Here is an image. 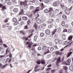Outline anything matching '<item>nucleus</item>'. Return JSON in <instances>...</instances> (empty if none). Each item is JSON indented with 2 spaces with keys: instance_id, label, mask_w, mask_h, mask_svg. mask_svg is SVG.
<instances>
[{
  "instance_id": "nucleus-8",
  "label": "nucleus",
  "mask_w": 73,
  "mask_h": 73,
  "mask_svg": "<svg viewBox=\"0 0 73 73\" xmlns=\"http://www.w3.org/2000/svg\"><path fill=\"white\" fill-rule=\"evenodd\" d=\"M45 33L46 35H49L50 33V31L49 30L47 29L46 30Z\"/></svg>"
},
{
  "instance_id": "nucleus-20",
  "label": "nucleus",
  "mask_w": 73,
  "mask_h": 73,
  "mask_svg": "<svg viewBox=\"0 0 73 73\" xmlns=\"http://www.w3.org/2000/svg\"><path fill=\"white\" fill-rule=\"evenodd\" d=\"M55 54H57V55H58V54L59 55H61V52H60V51H56L55 52Z\"/></svg>"
},
{
  "instance_id": "nucleus-23",
  "label": "nucleus",
  "mask_w": 73,
  "mask_h": 73,
  "mask_svg": "<svg viewBox=\"0 0 73 73\" xmlns=\"http://www.w3.org/2000/svg\"><path fill=\"white\" fill-rule=\"evenodd\" d=\"M71 66H70V70L72 71L73 70V62H72L71 64Z\"/></svg>"
},
{
  "instance_id": "nucleus-26",
  "label": "nucleus",
  "mask_w": 73,
  "mask_h": 73,
  "mask_svg": "<svg viewBox=\"0 0 73 73\" xmlns=\"http://www.w3.org/2000/svg\"><path fill=\"white\" fill-rule=\"evenodd\" d=\"M20 33L23 35H25V33L24 31H20Z\"/></svg>"
},
{
  "instance_id": "nucleus-19",
  "label": "nucleus",
  "mask_w": 73,
  "mask_h": 73,
  "mask_svg": "<svg viewBox=\"0 0 73 73\" xmlns=\"http://www.w3.org/2000/svg\"><path fill=\"white\" fill-rule=\"evenodd\" d=\"M62 18L63 19L66 20V19H67V17H66V15H62Z\"/></svg>"
},
{
  "instance_id": "nucleus-28",
  "label": "nucleus",
  "mask_w": 73,
  "mask_h": 73,
  "mask_svg": "<svg viewBox=\"0 0 73 73\" xmlns=\"http://www.w3.org/2000/svg\"><path fill=\"white\" fill-rule=\"evenodd\" d=\"M56 31H57V29H54L53 31L52 32V35H54L56 33Z\"/></svg>"
},
{
  "instance_id": "nucleus-24",
  "label": "nucleus",
  "mask_w": 73,
  "mask_h": 73,
  "mask_svg": "<svg viewBox=\"0 0 73 73\" xmlns=\"http://www.w3.org/2000/svg\"><path fill=\"white\" fill-rule=\"evenodd\" d=\"M73 35H71L70 36L68 37V40H72L73 38Z\"/></svg>"
},
{
  "instance_id": "nucleus-30",
  "label": "nucleus",
  "mask_w": 73,
  "mask_h": 73,
  "mask_svg": "<svg viewBox=\"0 0 73 73\" xmlns=\"http://www.w3.org/2000/svg\"><path fill=\"white\" fill-rule=\"evenodd\" d=\"M36 64H38V65H40V64H41V61L40 60H37V61L36 62Z\"/></svg>"
},
{
  "instance_id": "nucleus-9",
  "label": "nucleus",
  "mask_w": 73,
  "mask_h": 73,
  "mask_svg": "<svg viewBox=\"0 0 73 73\" xmlns=\"http://www.w3.org/2000/svg\"><path fill=\"white\" fill-rule=\"evenodd\" d=\"M46 26V24L45 23H44L40 25V28H42V29H43V28H45Z\"/></svg>"
},
{
  "instance_id": "nucleus-43",
  "label": "nucleus",
  "mask_w": 73,
  "mask_h": 73,
  "mask_svg": "<svg viewBox=\"0 0 73 73\" xmlns=\"http://www.w3.org/2000/svg\"><path fill=\"white\" fill-rule=\"evenodd\" d=\"M60 5L61 8H63V7H64V3H60Z\"/></svg>"
},
{
  "instance_id": "nucleus-3",
  "label": "nucleus",
  "mask_w": 73,
  "mask_h": 73,
  "mask_svg": "<svg viewBox=\"0 0 73 73\" xmlns=\"http://www.w3.org/2000/svg\"><path fill=\"white\" fill-rule=\"evenodd\" d=\"M28 1L27 0H25L24 1H21L20 3V5L21 7H23L25 4H27Z\"/></svg>"
},
{
  "instance_id": "nucleus-64",
  "label": "nucleus",
  "mask_w": 73,
  "mask_h": 73,
  "mask_svg": "<svg viewBox=\"0 0 73 73\" xmlns=\"http://www.w3.org/2000/svg\"><path fill=\"white\" fill-rule=\"evenodd\" d=\"M36 52H33L32 53V55L33 56H36Z\"/></svg>"
},
{
  "instance_id": "nucleus-45",
  "label": "nucleus",
  "mask_w": 73,
  "mask_h": 73,
  "mask_svg": "<svg viewBox=\"0 0 73 73\" xmlns=\"http://www.w3.org/2000/svg\"><path fill=\"white\" fill-rule=\"evenodd\" d=\"M0 43H1L0 44V45H3V40H2V39H1V38H0Z\"/></svg>"
},
{
  "instance_id": "nucleus-49",
  "label": "nucleus",
  "mask_w": 73,
  "mask_h": 73,
  "mask_svg": "<svg viewBox=\"0 0 73 73\" xmlns=\"http://www.w3.org/2000/svg\"><path fill=\"white\" fill-rule=\"evenodd\" d=\"M49 12H50L52 11H53V8L52 7H50L49 9Z\"/></svg>"
},
{
  "instance_id": "nucleus-41",
  "label": "nucleus",
  "mask_w": 73,
  "mask_h": 73,
  "mask_svg": "<svg viewBox=\"0 0 73 73\" xmlns=\"http://www.w3.org/2000/svg\"><path fill=\"white\" fill-rule=\"evenodd\" d=\"M68 1L71 4L73 3V0H68Z\"/></svg>"
},
{
  "instance_id": "nucleus-46",
  "label": "nucleus",
  "mask_w": 73,
  "mask_h": 73,
  "mask_svg": "<svg viewBox=\"0 0 73 73\" xmlns=\"http://www.w3.org/2000/svg\"><path fill=\"white\" fill-rule=\"evenodd\" d=\"M70 62H71V59L70 58H68L67 60V62L70 63Z\"/></svg>"
},
{
  "instance_id": "nucleus-11",
  "label": "nucleus",
  "mask_w": 73,
  "mask_h": 73,
  "mask_svg": "<svg viewBox=\"0 0 73 73\" xmlns=\"http://www.w3.org/2000/svg\"><path fill=\"white\" fill-rule=\"evenodd\" d=\"M34 69L36 71H38V70H40V69L38 68V65H36Z\"/></svg>"
},
{
  "instance_id": "nucleus-38",
  "label": "nucleus",
  "mask_w": 73,
  "mask_h": 73,
  "mask_svg": "<svg viewBox=\"0 0 73 73\" xmlns=\"http://www.w3.org/2000/svg\"><path fill=\"white\" fill-rule=\"evenodd\" d=\"M7 65H8V64H6L5 65H4L1 68L2 69H4V68H5V67Z\"/></svg>"
},
{
  "instance_id": "nucleus-12",
  "label": "nucleus",
  "mask_w": 73,
  "mask_h": 73,
  "mask_svg": "<svg viewBox=\"0 0 73 73\" xmlns=\"http://www.w3.org/2000/svg\"><path fill=\"white\" fill-rule=\"evenodd\" d=\"M8 62L9 63H11V59H9V58H7L6 59V63Z\"/></svg>"
},
{
  "instance_id": "nucleus-55",
  "label": "nucleus",
  "mask_w": 73,
  "mask_h": 73,
  "mask_svg": "<svg viewBox=\"0 0 73 73\" xmlns=\"http://www.w3.org/2000/svg\"><path fill=\"white\" fill-rule=\"evenodd\" d=\"M7 5H12V3L10 2H7Z\"/></svg>"
},
{
  "instance_id": "nucleus-17",
  "label": "nucleus",
  "mask_w": 73,
  "mask_h": 73,
  "mask_svg": "<svg viewBox=\"0 0 73 73\" xmlns=\"http://www.w3.org/2000/svg\"><path fill=\"white\" fill-rule=\"evenodd\" d=\"M62 38L63 40H66V35L65 34H63L62 35Z\"/></svg>"
},
{
  "instance_id": "nucleus-29",
  "label": "nucleus",
  "mask_w": 73,
  "mask_h": 73,
  "mask_svg": "<svg viewBox=\"0 0 73 73\" xmlns=\"http://www.w3.org/2000/svg\"><path fill=\"white\" fill-rule=\"evenodd\" d=\"M12 21L13 22H16L17 21V19L16 18L14 17L12 19Z\"/></svg>"
},
{
  "instance_id": "nucleus-39",
  "label": "nucleus",
  "mask_w": 73,
  "mask_h": 73,
  "mask_svg": "<svg viewBox=\"0 0 73 73\" xmlns=\"http://www.w3.org/2000/svg\"><path fill=\"white\" fill-rule=\"evenodd\" d=\"M59 11L60 10L59 9H56L54 11L55 13H59Z\"/></svg>"
},
{
  "instance_id": "nucleus-61",
  "label": "nucleus",
  "mask_w": 73,
  "mask_h": 73,
  "mask_svg": "<svg viewBox=\"0 0 73 73\" xmlns=\"http://www.w3.org/2000/svg\"><path fill=\"white\" fill-rule=\"evenodd\" d=\"M20 24L21 25H23V24H24V22L23 21H21L20 22Z\"/></svg>"
},
{
  "instance_id": "nucleus-6",
  "label": "nucleus",
  "mask_w": 73,
  "mask_h": 73,
  "mask_svg": "<svg viewBox=\"0 0 73 73\" xmlns=\"http://www.w3.org/2000/svg\"><path fill=\"white\" fill-rule=\"evenodd\" d=\"M59 4H60V3L58 1L54 2L53 3V5L54 7H57L59 5Z\"/></svg>"
},
{
  "instance_id": "nucleus-54",
  "label": "nucleus",
  "mask_w": 73,
  "mask_h": 73,
  "mask_svg": "<svg viewBox=\"0 0 73 73\" xmlns=\"http://www.w3.org/2000/svg\"><path fill=\"white\" fill-rule=\"evenodd\" d=\"M9 23H7L6 24L5 26L6 27H9Z\"/></svg>"
},
{
  "instance_id": "nucleus-10",
  "label": "nucleus",
  "mask_w": 73,
  "mask_h": 73,
  "mask_svg": "<svg viewBox=\"0 0 73 73\" xmlns=\"http://www.w3.org/2000/svg\"><path fill=\"white\" fill-rule=\"evenodd\" d=\"M40 63L43 65H45L46 63L45 60L43 59H41L40 60Z\"/></svg>"
},
{
  "instance_id": "nucleus-36",
  "label": "nucleus",
  "mask_w": 73,
  "mask_h": 73,
  "mask_svg": "<svg viewBox=\"0 0 73 73\" xmlns=\"http://www.w3.org/2000/svg\"><path fill=\"white\" fill-rule=\"evenodd\" d=\"M31 20L30 19H28L27 22V24L28 25H29V24L31 23Z\"/></svg>"
},
{
  "instance_id": "nucleus-56",
  "label": "nucleus",
  "mask_w": 73,
  "mask_h": 73,
  "mask_svg": "<svg viewBox=\"0 0 73 73\" xmlns=\"http://www.w3.org/2000/svg\"><path fill=\"white\" fill-rule=\"evenodd\" d=\"M37 36H34V41H36L37 40Z\"/></svg>"
},
{
  "instance_id": "nucleus-2",
  "label": "nucleus",
  "mask_w": 73,
  "mask_h": 73,
  "mask_svg": "<svg viewBox=\"0 0 73 73\" xmlns=\"http://www.w3.org/2000/svg\"><path fill=\"white\" fill-rule=\"evenodd\" d=\"M64 60V57H63L61 60V57H59L57 59V62L56 63V65H58V64H59L61 62H63Z\"/></svg>"
},
{
  "instance_id": "nucleus-53",
  "label": "nucleus",
  "mask_w": 73,
  "mask_h": 73,
  "mask_svg": "<svg viewBox=\"0 0 73 73\" xmlns=\"http://www.w3.org/2000/svg\"><path fill=\"white\" fill-rule=\"evenodd\" d=\"M17 24H19V22H16L14 23V25H17Z\"/></svg>"
},
{
  "instance_id": "nucleus-32",
  "label": "nucleus",
  "mask_w": 73,
  "mask_h": 73,
  "mask_svg": "<svg viewBox=\"0 0 73 73\" xmlns=\"http://www.w3.org/2000/svg\"><path fill=\"white\" fill-rule=\"evenodd\" d=\"M13 11L14 12H18V9L17 8H14L13 10Z\"/></svg>"
},
{
  "instance_id": "nucleus-44",
  "label": "nucleus",
  "mask_w": 73,
  "mask_h": 73,
  "mask_svg": "<svg viewBox=\"0 0 73 73\" xmlns=\"http://www.w3.org/2000/svg\"><path fill=\"white\" fill-rule=\"evenodd\" d=\"M1 2L3 4H5V3H7V0H2Z\"/></svg>"
},
{
  "instance_id": "nucleus-25",
  "label": "nucleus",
  "mask_w": 73,
  "mask_h": 73,
  "mask_svg": "<svg viewBox=\"0 0 73 73\" xmlns=\"http://www.w3.org/2000/svg\"><path fill=\"white\" fill-rule=\"evenodd\" d=\"M22 19L23 20H28V18L26 17L23 16L22 17Z\"/></svg>"
},
{
  "instance_id": "nucleus-48",
  "label": "nucleus",
  "mask_w": 73,
  "mask_h": 73,
  "mask_svg": "<svg viewBox=\"0 0 73 73\" xmlns=\"http://www.w3.org/2000/svg\"><path fill=\"white\" fill-rule=\"evenodd\" d=\"M34 27L35 28V29H37V25L36 23H35L34 24Z\"/></svg>"
},
{
  "instance_id": "nucleus-42",
  "label": "nucleus",
  "mask_w": 73,
  "mask_h": 73,
  "mask_svg": "<svg viewBox=\"0 0 73 73\" xmlns=\"http://www.w3.org/2000/svg\"><path fill=\"white\" fill-rule=\"evenodd\" d=\"M31 46H32V43H31L29 44L28 47L29 48V49H31Z\"/></svg>"
},
{
  "instance_id": "nucleus-40",
  "label": "nucleus",
  "mask_w": 73,
  "mask_h": 73,
  "mask_svg": "<svg viewBox=\"0 0 73 73\" xmlns=\"http://www.w3.org/2000/svg\"><path fill=\"white\" fill-rule=\"evenodd\" d=\"M59 20H60V17L57 18L56 19V22H59Z\"/></svg>"
},
{
  "instance_id": "nucleus-52",
  "label": "nucleus",
  "mask_w": 73,
  "mask_h": 73,
  "mask_svg": "<svg viewBox=\"0 0 73 73\" xmlns=\"http://www.w3.org/2000/svg\"><path fill=\"white\" fill-rule=\"evenodd\" d=\"M11 29H12V27L11 26H9L7 29L8 31H11Z\"/></svg>"
},
{
  "instance_id": "nucleus-31",
  "label": "nucleus",
  "mask_w": 73,
  "mask_h": 73,
  "mask_svg": "<svg viewBox=\"0 0 73 73\" xmlns=\"http://www.w3.org/2000/svg\"><path fill=\"white\" fill-rule=\"evenodd\" d=\"M24 13V10L23 9H21V11L20 12V13L19 14V15H22Z\"/></svg>"
},
{
  "instance_id": "nucleus-33",
  "label": "nucleus",
  "mask_w": 73,
  "mask_h": 73,
  "mask_svg": "<svg viewBox=\"0 0 73 73\" xmlns=\"http://www.w3.org/2000/svg\"><path fill=\"white\" fill-rule=\"evenodd\" d=\"M2 8V11H4V9H7V7L5 6H3Z\"/></svg>"
},
{
  "instance_id": "nucleus-37",
  "label": "nucleus",
  "mask_w": 73,
  "mask_h": 73,
  "mask_svg": "<svg viewBox=\"0 0 73 73\" xmlns=\"http://www.w3.org/2000/svg\"><path fill=\"white\" fill-rule=\"evenodd\" d=\"M44 13H48V12H49V10L47 9H45L44 10Z\"/></svg>"
},
{
  "instance_id": "nucleus-16",
  "label": "nucleus",
  "mask_w": 73,
  "mask_h": 73,
  "mask_svg": "<svg viewBox=\"0 0 73 73\" xmlns=\"http://www.w3.org/2000/svg\"><path fill=\"white\" fill-rule=\"evenodd\" d=\"M10 49H9V48H7L6 51V54H8V52H9V53H10Z\"/></svg>"
},
{
  "instance_id": "nucleus-7",
  "label": "nucleus",
  "mask_w": 73,
  "mask_h": 73,
  "mask_svg": "<svg viewBox=\"0 0 73 73\" xmlns=\"http://www.w3.org/2000/svg\"><path fill=\"white\" fill-rule=\"evenodd\" d=\"M61 40H59L58 38L56 39L54 41L55 43L56 44H59L60 42H61Z\"/></svg>"
},
{
  "instance_id": "nucleus-51",
  "label": "nucleus",
  "mask_w": 73,
  "mask_h": 73,
  "mask_svg": "<svg viewBox=\"0 0 73 73\" xmlns=\"http://www.w3.org/2000/svg\"><path fill=\"white\" fill-rule=\"evenodd\" d=\"M54 37L55 38H57V37H58V34H56L55 35H54Z\"/></svg>"
},
{
  "instance_id": "nucleus-4",
  "label": "nucleus",
  "mask_w": 73,
  "mask_h": 73,
  "mask_svg": "<svg viewBox=\"0 0 73 73\" xmlns=\"http://www.w3.org/2000/svg\"><path fill=\"white\" fill-rule=\"evenodd\" d=\"M40 10H42V9L39 7H36V9L35 10V11L33 12V13L34 14H35L37 12L39 11Z\"/></svg>"
},
{
  "instance_id": "nucleus-21",
  "label": "nucleus",
  "mask_w": 73,
  "mask_h": 73,
  "mask_svg": "<svg viewBox=\"0 0 73 73\" xmlns=\"http://www.w3.org/2000/svg\"><path fill=\"white\" fill-rule=\"evenodd\" d=\"M24 8L25 9H27L28 8V5L25 3V5H24Z\"/></svg>"
},
{
  "instance_id": "nucleus-15",
  "label": "nucleus",
  "mask_w": 73,
  "mask_h": 73,
  "mask_svg": "<svg viewBox=\"0 0 73 73\" xmlns=\"http://www.w3.org/2000/svg\"><path fill=\"white\" fill-rule=\"evenodd\" d=\"M73 53V52H69L68 54L66 56V57L67 58H68L70 55L72 54Z\"/></svg>"
},
{
  "instance_id": "nucleus-13",
  "label": "nucleus",
  "mask_w": 73,
  "mask_h": 73,
  "mask_svg": "<svg viewBox=\"0 0 73 73\" xmlns=\"http://www.w3.org/2000/svg\"><path fill=\"white\" fill-rule=\"evenodd\" d=\"M50 15L51 17H53V16H54V11H52L50 13Z\"/></svg>"
},
{
  "instance_id": "nucleus-60",
  "label": "nucleus",
  "mask_w": 73,
  "mask_h": 73,
  "mask_svg": "<svg viewBox=\"0 0 73 73\" xmlns=\"http://www.w3.org/2000/svg\"><path fill=\"white\" fill-rule=\"evenodd\" d=\"M24 42H25L26 45H28V44H30V42L28 41H25Z\"/></svg>"
},
{
  "instance_id": "nucleus-27",
  "label": "nucleus",
  "mask_w": 73,
  "mask_h": 73,
  "mask_svg": "<svg viewBox=\"0 0 73 73\" xmlns=\"http://www.w3.org/2000/svg\"><path fill=\"white\" fill-rule=\"evenodd\" d=\"M9 20V18H7L6 19H5L4 21H3L4 23H7V22H8V20Z\"/></svg>"
},
{
  "instance_id": "nucleus-18",
  "label": "nucleus",
  "mask_w": 73,
  "mask_h": 73,
  "mask_svg": "<svg viewBox=\"0 0 73 73\" xmlns=\"http://www.w3.org/2000/svg\"><path fill=\"white\" fill-rule=\"evenodd\" d=\"M36 23H37L38 24H40L41 23V20L39 19H38L36 20Z\"/></svg>"
},
{
  "instance_id": "nucleus-34",
  "label": "nucleus",
  "mask_w": 73,
  "mask_h": 73,
  "mask_svg": "<svg viewBox=\"0 0 73 73\" xmlns=\"http://www.w3.org/2000/svg\"><path fill=\"white\" fill-rule=\"evenodd\" d=\"M63 69L64 70H68V67L66 66H63Z\"/></svg>"
},
{
  "instance_id": "nucleus-59",
  "label": "nucleus",
  "mask_w": 73,
  "mask_h": 73,
  "mask_svg": "<svg viewBox=\"0 0 73 73\" xmlns=\"http://www.w3.org/2000/svg\"><path fill=\"white\" fill-rule=\"evenodd\" d=\"M9 58H12V54L11 53H10L9 55Z\"/></svg>"
},
{
  "instance_id": "nucleus-57",
  "label": "nucleus",
  "mask_w": 73,
  "mask_h": 73,
  "mask_svg": "<svg viewBox=\"0 0 73 73\" xmlns=\"http://www.w3.org/2000/svg\"><path fill=\"white\" fill-rule=\"evenodd\" d=\"M55 70H52L51 71V73H55Z\"/></svg>"
},
{
  "instance_id": "nucleus-1",
  "label": "nucleus",
  "mask_w": 73,
  "mask_h": 73,
  "mask_svg": "<svg viewBox=\"0 0 73 73\" xmlns=\"http://www.w3.org/2000/svg\"><path fill=\"white\" fill-rule=\"evenodd\" d=\"M46 48H47V47L45 46H43L42 48V51L43 52H45V51H46L45 52H44V54H46L48 53H49L50 52L49 50V49L46 50Z\"/></svg>"
},
{
  "instance_id": "nucleus-47",
  "label": "nucleus",
  "mask_w": 73,
  "mask_h": 73,
  "mask_svg": "<svg viewBox=\"0 0 73 73\" xmlns=\"http://www.w3.org/2000/svg\"><path fill=\"white\" fill-rule=\"evenodd\" d=\"M64 9L65 10V11H66L67 10H68L69 9H70V8L68 9V7H64Z\"/></svg>"
},
{
  "instance_id": "nucleus-14",
  "label": "nucleus",
  "mask_w": 73,
  "mask_h": 73,
  "mask_svg": "<svg viewBox=\"0 0 73 73\" xmlns=\"http://www.w3.org/2000/svg\"><path fill=\"white\" fill-rule=\"evenodd\" d=\"M54 21V20L53 19H50L48 21V23H52Z\"/></svg>"
},
{
  "instance_id": "nucleus-22",
  "label": "nucleus",
  "mask_w": 73,
  "mask_h": 73,
  "mask_svg": "<svg viewBox=\"0 0 73 73\" xmlns=\"http://www.w3.org/2000/svg\"><path fill=\"white\" fill-rule=\"evenodd\" d=\"M41 9H42V10L44 8V9H45V6H44V4H43V3H41Z\"/></svg>"
},
{
  "instance_id": "nucleus-5",
  "label": "nucleus",
  "mask_w": 73,
  "mask_h": 73,
  "mask_svg": "<svg viewBox=\"0 0 73 73\" xmlns=\"http://www.w3.org/2000/svg\"><path fill=\"white\" fill-rule=\"evenodd\" d=\"M72 7H71L70 8V9L68 10H67L64 11L66 15H69L70 14V11L72 10Z\"/></svg>"
},
{
  "instance_id": "nucleus-63",
  "label": "nucleus",
  "mask_w": 73,
  "mask_h": 73,
  "mask_svg": "<svg viewBox=\"0 0 73 73\" xmlns=\"http://www.w3.org/2000/svg\"><path fill=\"white\" fill-rule=\"evenodd\" d=\"M54 50V48H51L50 49V52H52V50Z\"/></svg>"
},
{
  "instance_id": "nucleus-58",
  "label": "nucleus",
  "mask_w": 73,
  "mask_h": 73,
  "mask_svg": "<svg viewBox=\"0 0 73 73\" xmlns=\"http://www.w3.org/2000/svg\"><path fill=\"white\" fill-rule=\"evenodd\" d=\"M28 28V26H27V25H26L24 27V29H27Z\"/></svg>"
},
{
  "instance_id": "nucleus-50",
  "label": "nucleus",
  "mask_w": 73,
  "mask_h": 73,
  "mask_svg": "<svg viewBox=\"0 0 73 73\" xmlns=\"http://www.w3.org/2000/svg\"><path fill=\"white\" fill-rule=\"evenodd\" d=\"M44 33H40V35L41 37H43L44 36Z\"/></svg>"
},
{
  "instance_id": "nucleus-35",
  "label": "nucleus",
  "mask_w": 73,
  "mask_h": 73,
  "mask_svg": "<svg viewBox=\"0 0 73 73\" xmlns=\"http://www.w3.org/2000/svg\"><path fill=\"white\" fill-rule=\"evenodd\" d=\"M61 25L62 26V27H64L65 26V22H64V21H62L61 23Z\"/></svg>"
},
{
  "instance_id": "nucleus-62",
  "label": "nucleus",
  "mask_w": 73,
  "mask_h": 73,
  "mask_svg": "<svg viewBox=\"0 0 73 73\" xmlns=\"http://www.w3.org/2000/svg\"><path fill=\"white\" fill-rule=\"evenodd\" d=\"M51 69V68H48L46 70V72H49V70H50Z\"/></svg>"
}]
</instances>
